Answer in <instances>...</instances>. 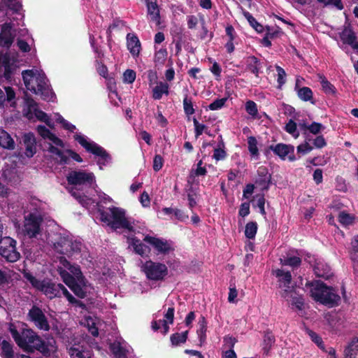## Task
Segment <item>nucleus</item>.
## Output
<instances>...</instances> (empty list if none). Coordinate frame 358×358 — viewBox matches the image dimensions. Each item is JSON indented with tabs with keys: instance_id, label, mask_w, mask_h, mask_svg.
Segmentation results:
<instances>
[{
	"instance_id": "nucleus-1",
	"label": "nucleus",
	"mask_w": 358,
	"mask_h": 358,
	"mask_svg": "<svg viewBox=\"0 0 358 358\" xmlns=\"http://www.w3.org/2000/svg\"><path fill=\"white\" fill-rule=\"evenodd\" d=\"M9 331L16 344L27 353L38 351L43 357H50L57 350L56 341L51 336L43 338L30 328H24L19 332L13 324Z\"/></svg>"
},
{
	"instance_id": "nucleus-2",
	"label": "nucleus",
	"mask_w": 358,
	"mask_h": 358,
	"mask_svg": "<svg viewBox=\"0 0 358 358\" xmlns=\"http://www.w3.org/2000/svg\"><path fill=\"white\" fill-rule=\"evenodd\" d=\"M310 292L315 301L329 308L337 306L341 301V296L337 291L321 281L312 284Z\"/></svg>"
},
{
	"instance_id": "nucleus-3",
	"label": "nucleus",
	"mask_w": 358,
	"mask_h": 358,
	"mask_svg": "<svg viewBox=\"0 0 358 358\" xmlns=\"http://www.w3.org/2000/svg\"><path fill=\"white\" fill-rule=\"evenodd\" d=\"M108 210L110 213L103 210H99L100 220L102 222L106 223L114 230L124 229L130 232L135 231L134 227L126 217L124 209L113 206L109 208Z\"/></svg>"
},
{
	"instance_id": "nucleus-4",
	"label": "nucleus",
	"mask_w": 358,
	"mask_h": 358,
	"mask_svg": "<svg viewBox=\"0 0 358 358\" xmlns=\"http://www.w3.org/2000/svg\"><path fill=\"white\" fill-rule=\"evenodd\" d=\"M23 276L34 288L43 293L50 299L61 297L62 284H57L49 278L40 280L34 277L30 272H24Z\"/></svg>"
},
{
	"instance_id": "nucleus-5",
	"label": "nucleus",
	"mask_w": 358,
	"mask_h": 358,
	"mask_svg": "<svg viewBox=\"0 0 358 358\" xmlns=\"http://www.w3.org/2000/svg\"><path fill=\"white\" fill-rule=\"evenodd\" d=\"M80 242L73 241L68 236L59 235L53 243V248L56 252L68 257L72 256L75 252H80Z\"/></svg>"
},
{
	"instance_id": "nucleus-6",
	"label": "nucleus",
	"mask_w": 358,
	"mask_h": 358,
	"mask_svg": "<svg viewBox=\"0 0 358 358\" xmlns=\"http://www.w3.org/2000/svg\"><path fill=\"white\" fill-rule=\"evenodd\" d=\"M147 278L150 280H164L168 275V268L162 263L154 262L151 260L146 261L142 266Z\"/></svg>"
},
{
	"instance_id": "nucleus-7",
	"label": "nucleus",
	"mask_w": 358,
	"mask_h": 358,
	"mask_svg": "<svg viewBox=\"0 0 358 358\" xmlns=\"http://www.w3.org/2000/svg\"><path fill=\"white\" fill-rule=\"evenodd\" d=\"M16 244V241L9 236L0 238V255L8 262H16L20 258Z\"/></svg>"
},
{
	"instance_id": "nucleus-8",
	"label": "nucleus",
	"mask_w": 358,
	"mask_h": 358,
	"mask_svg": "<svg viewBox=\"0 0 358 358\" xmlns=\"http://www.w3.org/2000/svg\"><path fill=\"white\" fill-rule=\"evenodd\" d=\"M75 141H78L79 144L83 146L88 152L92 155L100 157L101 159L107 161L110 159L109 154L106 150L96 143L94 141H87L84 136L76 134L74 136Z\"/></svg>"
},
{
	"instance_id": "nucleus-9",
	"label": "nucleus",
	"mask_w": 358,
	"mask_h": 358,
	"mask_svg": "<svg viewBox=\"0 0 358 358\" xmlns=\"http://www.w3.org/2000/svg\"><path fill=\"white\" fill-rule=\"evenodd\" d=\"M28 320L33 322L40 330L48 331L50 329L47 317L41 308L34 305L27 314Z\"/></svg>"
},
{
	"instance_id": "nucleus-10",
	"label": "nucleus",
	"mask_w": 358,
	"mask_h": 358,
	"mask_svg": "<svg viewBox=\"0 0 358 358\" xmlns=\"http://www.w3.org/2000/svg\"><path fill=\"white\" fill-rule=\"evenodd\" d=\"M66 180L71 185H91L95 181L93 173L85 171H71L66 176Z\"/></svg>"
},
{
	"instance_id": "nucleus-11",
	"label": "nucleus",
	"mask_w": 358,
	"mask_h": 358,
	"mask_svg": "<svg viewBox=\"0 0 358 358\" xmlns=\"http://www.w3.org/2000/svg\"><path fill=\"white\" fill-rule=\"evenodd\" d=\"M43 218L36 213H31L25 217L24 231L29 238H34L41 231Z\"/></svg>"
},
{
	"instance_id": "nucleus-12",
	"label": "nucleus",
	"mask_w": 358,
	"mask_h": 358,
	"mask_svg": "<svg viewBox=\"0 0 358 358\" xmlns=\"http://www.w3.org/2000/svg\"><path fill=\"white\" fill-rule=\"evenodd\" d=\"M305 260L313 266V271L317 277L327 280L332 276L333 273L330 266L323 261L317 259L314 256L308 254L306 255Z\"/></svg>"
},
{
	"instance_id": "nucleus-13",
	"label": "nucleus",
	"mask_w": 358,
	"mask_h": 358,
	"mask_svg": "<svg viewBox=\"0 0 358 358\" xmlns=\"http://www.w3.org/2000/svg\"><path fill=\"white\" fill-rule=\"evenodd\" d=\"M143 241L151 245L158 254L166 255L174 249L172 247V242L163 238H159L154 236L147 235L143 238Z\"/></svg>"
},
{
	"instance_id": "nucleus-14",
	"label": "nucleus",
	"mask_w": 358,
	"mask_h": 358,
	"mask_svg": "<svg viewBox=\"0 0 358 358\" xmlns=\"http://www.w3.org/2000/svg\"><path fill=\"white\" fill-rule=\"evenodd\" d=\"M255 183L261 191H268L271 184V175L265 166H260L257 169Z\"/></svg>"
},
{
	"instance_id": "nucleus-15",
	"label": "nucleus",
	"mask_w": 358,
	"mask_h": 358,
	"mask_svg": "<svg viewBox=\"0 0 358 358\" xmlns=\"http://www.w3.org/2000/svg\"><path fill=\"white\" fill-rule=\"evenodd\" d=\"M13 26L10 22H6L1 25L0 31V47L9 48L15 38L12 33Z\"/></svg>"
},
{
	"instance_id": "nucleus-16",
	"label": "nucleus",
	"mask_w": 358,
	"mask_h": 358,
	"mask_svg": "<svg viewBox=\"0 0 358 358\" xmlns=\"http://www.w3.org/2000/svg\"><path fill=\"white\" fill-rule=\"evenodd\" d=\"M23 144L25 146V155L31 158L36 152V140L33 133L24 134L22 136Z\"/></svg>"
},
{
	"instance_id": "nucleus-17",
	"label": "nucleus",
	"mask_w": 358,
	"mask_h": 358,
	"mask_svg": "<svg viewBox=\"0 0 358 358\" xmlns=\"http://www.w3.org/2000/svg\"><path fill=\"white\" fill-rule=\"evenodd\" d=\"M344 44H348L358 53V40L355 31L351 28H345L340 35Z\"/></svg>"
},
{
	"instance_id": "nucleus-18",
	"label": "nucleus",
	"mask_w": 358,
	"mask_h": 358,
	"mask_svg": "<svg viewBox=\"0 0 358 358\" xmlns=\"http://www.w3.org/2000/svg\"><path fill=\"white\" fill-rule=\"evenodd\" d=\"M127 46L129 52L134 57L139 56L141 50V44L136 34L131 33L127 34Z\"/></svg>"
},
{
	"instance_id": "nucleus-19",
	"label": "nucleus",
	"mask_w": 358,
	"mask_h": 358,
	"mask_svg": "<svg viewBox=\"0 0 358 358\" xmlns=\"http://www.w3.org/2000/svg\"><path fill=\"white\" fill-rule=\"evenodd\" d=\"M246 66V70L254 74L257 78L259 77L262 68L261 61L255 56L250 55L244 59Z\"/></svg>"
},
{
	"instance_id": "nucleus-20",
	"label": "nucleus",
	"mask_w": 358,
	"mask_h": 358,
	"mask_svg": "<svg viewBox=\"0 0 358 358\" xmlns=\"http://www.w3.org/2000/svg\"><path fill=\"white\" fill-rule=\"evenodd\" d=\"M268 149L272 150L275 155H278L282 159H285L286 157L290 153L294 152V147L292 145H287L285 143H278L276 145H271Z\"/></svg>"
},
{
	"instance_id": "nucleus-21",
	"label": "nucleus",
	"mask_w": 358,
	"mask_h": 358,
	"mask_svg": "<svg viewBox=\"0 0 358 358\" xmlns=\"http://www.w3.org/2000/svg\"><path fill=\"white\" fill-rule=\"evenodd\" d=\"M87 280L83 278V281L80 279L77 280L69 289L74 293V294L80 299H84L87 296Z\"/></svg>"
},
{
	"instance_id": "nucleus-22",
	"label": "nucleus",
	"mask_w": 358,
	"mask_h": 358,
	"mask_svg": "<svg viewBox=\"0 0 358 358\" xmlns=\"http://www.w3.org/2000/svg\"><path fill=\"white\" fill-rule=\"evenodd\" d=\"M163 94H169V85L166 82L160 81L153 87L152 97L155 100H159Z\"/></svg>"
},
{
	"instance_id": "nucleus-23",
	"label": "nucleus",
	"mask_w": 358,
	"mask_h": 358,
	"mask_svg": "<svg viewBox=\"0 0 358 358\" xmlns=\"http://www.w3.org/2000/svg\"><path fill=\"white\" fill-rule=\"evenodd\" d=\"M60 262L62 265L66 268L71 275L75 277L77 280L80 279L81 281H83V278L85 277L83 275L80 267L77 264H71L69 261H67L65 258L62 257L60 259Z\"/></svg>"
},
{
	"instance_id": "nucleus-24",
	"label": "nucleus",
	"mask_w": 358,
	"mask_h": 358,
	"mask_svg": "<svg viewBox=\"0 0 358 358\" xmlns=\"http://www.w3.org/2000/svg\"><path fill=\"white\" fill-rule=\"evenodd\" d=\"M295 89L296 90L298 97L303 101H310L312 104H315V101L313 100V92L308 87H302L298 88V85L296 84Z\"/></svg>"
},
{
	"instance_id": "nucleus-25",
	"label": "nucleus",
	"mask_w": 358,
	"mask_h": 358,
	"mask_svg": "<svg viewBox=\"0 0 358 358\" xmlns=\"http://www.w3.org/2000/svg\"><path fill=\"white\" fill-rule=\"evenodd\" d=\"M0 146L7 150L15 149V141L5 130L0 129Z\"/></svg>"
},
{
	"instance_id": "nucleus-26",
	"label": "nucleus",
	"mask_w": 358,
	"mask_h": 358,
	"mask_svg": "<svg viewBox=\"0 0 358 358\" xmlns=\"http://www.w3.org/2000/svg\"><path fill=\"white\" fill-rule=\"evenodd\" d=\"M199 329L196 331L198 335L200 345L206 342V331H207V321L204 316L201 315L199 320Z\"/></svg>"
},
{
	"instance_id": "nucleus-27",
	"label": "nucleus",
	"mask_w": 358,
	"mask_h": 358,
	"mask_svg": "<svg viewBox=\"0 0 358 358\" xmlns=\"http://www.w3.org/2000/svg\"><path fill=\"white\" fill-rule=\"evenodd\" d=\"M275 341V337L271 332L266 331L264 334L262 344V351L264 355L266 356L269 355L270 350H271L272 345L274 344Z\"/></svg>"
},
{
	"instance_id": "nucleus-28",
	"label": "nucleus",
	"mask_w": 358,
	"mask_h": 358,
	"mask_svg": "<svg viewBox=\"0 0 358 358\" xmlns=\"http://www.w3.org/2000/svg\"><path fill=\"white\" fill-rule=\"evenodd\" d=\"M2 358H14L13 345L6 340L0 342Z\"/></svg>"
},
{
	"instance_id": "nucleus-29",
	"label": "nucleus",
	"mask_w": 358,
	"mask_h": 358,
	"mask_svg": "<svg viewBox=\"0 0 358 358\" xmlns=\"http://www.w3.org/2000/svg\"><path fill=\"white\" fill-rule=\"evenodd\" d=\"M203 162L200 159L196 164V169H192L189 175L188 183H192L190 179H194L196 177L205 176L207 173L206 166H203Z\"/></svg>"
},
{
	"instance_id": "nucleus-30",
	"label": "nucleus",
	"mask_w": 358,
	"mask_h": 358,
	"mask_svg": "<svg viewBox=\"0 0 358 358\" xmlns=\"http://www.w3.org/2000/svg\"><path fill=\"white\" fill-rule=\"evenodd\" d=\"M275 275L276 277L278 278L279 287L292 284V278L289 271H284L283 270L278 269L275 271Z\"/></svg>"
},
{
	"instance_id": "nucleus-31",
	"label": "nucleus",
	"mask_w": 358,
	"mask_h": 358,
	"mask_svg": "<svg viewBox=\"0 0 358 358\" xmlns=\"http://www.w3.org/2000/svg\"><path fill=\"white\" fill-rule=\"evenodd\" d=\"M131 245L134 248L135 252L141 256H144L148 252H149V248L141 242L136 237L131 238Z\"/></svg>"
},
{
	"instance_id": "nucleus-32",
	"label": "nucleus",
	"mask_w": 358,
	"mask_h": 358,
	"mask_svg": "<svg viewBox=\"0 0 358 358\" xmlns=\"http://www.w3.org/2000/svg\"><path fill=\"white\" fill-rule=\"evenodd\" d=\"M188 331L182 333H175L171 335L170 341L173 346H178L185 343L187 340Z\"/></svg>"
},
{
	"instance_id": "nucleus-33",
	"label": "nucleus",
	"mask_w": 358,
	"mask_h": 358,
	"mask_svg": "<svg viewBox=\"0 0 358 358\" xmlns=\"http://www.w3.org/2000/svg\"><path fill=\"white\" fill-rule=\"evenodd\" d=\"M358 351V338L355 337L345 348V356L348 358H355Z\"/></svg>"
},
{
	"instance_id": "nucleus-34",
	"label": "nucleus",
	"mask_w": 358,
	"mask_h": 358,
	"mask_svg": "<svg viewBox=\"0 0 358 358\" xmlns=\"http://www.w3.org/2000/svg\"><path fill=\"white\" fill-rule=\"evenodd\" d=\"M145 3L148 8V13L152 16V18L155 20L159 18V9L157 0H146Z\"/></svg>"
},
{
	"instance_id": "nucleus-35",
	"label": "nucleus",
	"mask_w": 358,
	"mask_h": 358,
	"mask_svg": "<svg viewBox=\"0 0 358 358\" xmlns=\"http://www.w3.org/2000/svg\"><path fill=\"white\" fill-rule=\"evenodd\" d=\"M320 84L322 85V88L323 92L326 94L329 95H336V88L332 85L324 76H320Z\"/></svg>"
},
{
	"instance_id": "nucleus-36",
	"label": "nucleus",
	"mask_w": 358,
	"mask_h": 358,
	"mask_svg": "<svg viewBox=\"0 0 358 358\" xmlns=\"http://www.w3.org/2000/svg\"><path fill=\"white\" fill-rule=\"evenodd\" d=\"M182 104L184 113L187 117L194 114L195 108L194 107L192 98L189 96L187 94L184 96Z\"/></svg>"
},
{
	"instance_id": "nucleus-37",
	"label": "nucleus",
	"mask_w": 358,
	"mask_h": 358,
	"mask_svg": "<svg viewBox=\"0 0 358 358\" xmlns=\"http://www.w3.org/2000/svg\"><path fill=\"white\" fill-rule=\"evenodd\" d=\"M110 349L115 357L127 358V351L121 345L120 343H113L110 344Z\"/></svg>"
},
{
	"instance_id": "nucleus-38",
	"label": "nucleus",
	"mask_w": 358,
	"mask_h": 358,
	"mask_svg": "<svg viewBox=\"0 0 358 358\" xmlns=\"http://www.w3.org/2000/svg\"><path fill=\"white\" fill-rule=\"evenodd\" d=\"M258 225L256 222H249L245 225V236L248 239H254L255 238Z\"/></svg>"
},
{
	"instance_id": "nucleus-39",
	"label": "nucleus",
	"mask_w": 358,
	"mask_h": 358,
	"mask_svg": "<svg viewBox=\"0 0 358 358\" xmlns=\"http://www.w3.org/2000/svg\"><path fill=\"white\" fill-rule=\"evenodd\" d=\"M243 15L248 20L250 26L254 28L257 32L262 33L264 31L263 25L259 24L250 13L245 11L243 12Z\"/></svg>"
},
{
	"instance_id": "nucleus-40",
	"label": "nucleus",
	"mask_w": 358,
	"mask_h": 358,
	"mask_svg": "<svg viewBox=\"0 0 358 358\" xmlns=\"http://www.w3.org/2000/svg\"><path fill=\"white\" fill-rule=\"evenodd\" d=\"M168 52L166 48H161L155 52L154 55V63L155 66H162L166 60Z\"/></svg>"
},
{
	"instance_id": "nucleus-41",
	"label": "nucleus",
	"mask_w": 358,
	"mask_h": 358,
	"mask_svg": "<svg viewBox=\"0 0 358 358\" xmlns=\"http://www.w3.org/2000/svg\"><path fill=\"white\" fill-rule=\"evenodd\" d=\"M22 79L26 87L34 93H36V90L34 87H30L31 80L35 76V73L33 70H24L22 73Z\"/></svg>"
},
{
	"instance_id": "nucleus-42",
	"label": "nucleus",
	"mask_w": 358,
	"mask_h": 358,
	"mask_svg": "<svg viewBox=\"0 0 358 358\" xmlns=\"http://www.w3.org/2000/svg\"><path fill=\"white\" fill-rule=\"evenodd\" d=\"M281 264L285 266H289L292 268H297L301 264V259L296 256H287L283 259H280Z\"/></svg>"
},
{
	"instance_id": "nucleus-43",
	"label": "nucleus",
	"mask_w": 358,
	"mask_h": 358,
	"mask_svg": "<svg viewBox=\"0 0 358 358\" xmlns=\"http://www.w3.org/2000/svg\"><path fill=\"white\" fill-rule=\"evenodd\" d=\"M245 109L248 114L252 117V118H259L257 105L254 101H247L245 104Z\"/></svg>"
},
{
	"instance_id": "nucleus-44",
	"label": "nucleus",
	"mask_w": 358,
	"mask_h": 358,
	"mask_svg": "<svg viewBox=\"0 0 358 358\" xmlns=\"http://www.w3.org/2000/svg\"><path fill=\"white\" fill-rule=\"evenodd\" d=\"M48 151L50 153L56 155L59 157L60 164H67L69 163V157L64 155L63 151L60 150L57 147L52 145V144H50Z\"/></svg>"
},
{
	"instance_id": "nucleus-45",
	"label": "nucleus",
	"mask_w": 358,
	"mask_h": 358,
	"mask_svg": "<svg viewBox=\"0 0 358 358\" xmlns=\"http://www.w3.org/2000/svg\"><path fill=\"white\" fill-rule=\"evenodd\" d=\"M1 4H3L13 13H19L22 9V4L17 0H2Z\"/></svg>"
},
{
	"instance_id": "nucleus-46",
	"label": "nucleus",
	"mask_w": 358,
	"mask_h": 358,
	"mask_svg": "<svg viewBox=\"0 0 358 358\" xmlns=\"http://www.w3.org/2000/svg\"><path fill=\"white\" fill-rule=\"evenodd\" d=\"M280 288L281 289V291H280V296L286 300H289L290 296H294L296 292L294 287L292 284L286 285Z\"/></svg>"
},
{
	"instance_id": "nucleus-47",
	"label": "nucleus",
	"mask_w": 358,
	"mask_h": 358,
	"mask_svg": "<svg viewBox=\"0 0 358 358\" xmlns=\"http://www.w3.org/2000/svg\"><path fill=\"white\" fill-rule=\"evenodd\" d=\"M248 150L252 157L259 156V150L257 148V141L255 136L248 138Z\"/></svg>"
},
{
	"instance_id": "nucleus-48",
	"label": "nucleus",
	"mask_w": 358,
	"mask_h": 358,
	"mask_svg": "<svg viewBox=\"0 0 358 358\" xmlns=\"http://www.w3.org/2000/svg\"><path fill=\"white\" fill-rule=\"evenodd\" d=\"M285 129L288 134H291L296 138L299 136V132L297 131V124L292 119H290L286 124Z\"/></svg>"
},
{
	"instance_id": "nucleus-49",
	"label": "nucleus",
	"mask_w": 358,
	"mask_h": 358,
	"mask_svg": "<svg viewBox=\"0 0 358 358\" xmlns=\"http://www.w3.org/2000/svg\"><path fill=\"white\" fill-rule=\"evenodd\" d=\"M289 299L292 300V306H295L299 310H303L304 306V300L302 295L296 292L294 296H290Z\"/></svg>"
},
{
	"instance_id": "nucleus-50",
	"label": "nucleus",
	"mask_w": 358,
	"mask_h": 358,
	"mask_svg": "<svg viewBox=\"0 0 358 358\" xmlns=\"http://www.w3.org/2000/svg\"><path fill=\"white\" fill-rule=\"evenodd\" d=\"M63 282L70 287L76 280L77 279L73 277L71 273L65 270H62L59 273Z\"/></svg>"
},
{
	"instance_id": "nucleus-51",
	"label": "nucleus",
	"mask_w": 358,
	"mask_h": 358,
	"mask_svg": "<svg viewBox=\"0 0 358 358\" xmlns=\"http://www.w3.org/2000/svg\"><path fill=\"white\" fill-rule=\"evenodd\" d=\"M95 66L99 75L104 78H107L108 76V71L107 66L101 60L99 59L95 60Z\"/></svg>"
},
{
	"instance_id": "nucleus-52",
	"label": "nucleus",
	"mask_w": 358,
	"mask_h": 358,
	"mask_svg": "<svg viewBox=\"0 0 358 358\" xmlns=\"http://www.w3.org/2000/svg\"><path fill=\"white\" fill-rule=\"evenodd\" d=\"M227 100V97L215 99L208 105V109L210 110H217L221 109L225 105Z\"/></svg>"
},
{
	"instance_id": "nucleus-53",
	"label": "nucleus",
	"mask_w": 358,
	"mask_h": 358,
	"mask_svg": "<svg viewBox=\"0 0 358 358\" xmlns=\"http://www.w3.org/2000/svg\"><path fill=\"white\" fill-rule=\"evenodd\" d=\"M338 221L343 225L352 224L354 217L345 211H342L338 214Z\"/></svg>"
},
{
	"instance_id": "nucleus-54",
	"label": "nucleus",
	"mask_w": 358,
	"mask_h": 358,
	"mask_svg": "<svg viewBox=\"0 0 358 358\" xmlns=\"http://www.w3.org/2000/svg\"><path fill=\"white\" fill-rule=\"evenodd\" d=\"M308 141H310V139L306 138L303 143H301L297 146L296 150L298 154H301L303 155L309 153L313 150V147L309 144Z\"/></svg>"
},
{
	"instance_id": "nucleus-55",
	"label": "nucleus",
	"mask_w": 358,
	"mask_h": 358,
	"mask_svg": "<svg viewBox=\"0 0 358 358\" xmlns=\"http://www.w3.org/2000/svg\"><path fill=\"white\" fill-rule=\"evenodd\" d=\"M136 78V73L135 71L132 69H127L123 73V81L125 83H133L135 81Z\"/></svg>"
},
{
	"instance_id": "nucleus-56",
	"label": "nucleus",
	"mask_w": 358,
	"mask_h": 358,
	"mask_svg": "<svg viewBox=\"0 0 358 358\" xmlns=\"http://www.w3.org/2000/svg\"><path fill=\"white\" fill-rule=\"evenodd\" d=\"M352 249L350 252V259H357L358 258V235L355 236L351 242Z\"/></svg>"
},
{
	"instance_id": "nucleus-57",
	"label": "nucleus",
	"mask_w": 358,
	"mask_h": 358,
	"mask_svg": "<svg viewBox=\"0 0 358 358\" xmlns=\"http://www.w3.org/2000/svg\"><path fill=\"white\" fill-rule=\"evenodd\" d=\"M257 197V205L256 206L259 208V213L262 215H266V211H265V208H264V205H265V198H264V194H257L256 196Z\"/></svg>"
},
{
	"instance_id": "nucleus-58",
	"label": "nucleus",
	"mask_w": 358,
	"mask_h": 358,
	"mask_svg": "<svg viewBox=\"0 0 358 358\" xmlns=\"http://www.w3.org/2000/svg\"><path fill=\"white\" fill-rule=\"evenodd\" d=\"M324 129V127L319 122H313L308 126V131L310 133L317 135L320 133L321 130Z\"/></svg>"
},
{
	"instance_id": "nucleus-59",
	"label": "nucleus",
	"mask_w": 358,
	"mask_h": 358,
	"mask_svg": "<svg viewBox=\"0 0 358 358\" xmlns=\"http://www.w3.org/2000/svg\"><path fill=\"white\" fill-rule=\"evenodd\" d=\"M164 165V159L160 155H156L153 159V170L156 172L162 169Z\"/></svg>"
},
{
	"instance_id": "nucleus-60",
	"label": "nucleus",
	"mask_w": 358,
	"mask_h": 358,
	"mask_svg": "<svg viewBox=\"0 0 358 358\" xmlns=\"http://www.w3.org/2000/svg\"><path fill=\"white\" fill-rule=\"evenodd\" d=\"M193 123L195 130V136L196 138H198L203 134L204 129L206 128V126L203 124L199 123L195 117L193 118Z\"/></svg>"
},
{
	"instance_id": "nucleus-61",
	"label": "nucleus",
	"mask_w": 358,
	"mask_h": 358,
	"mask_svg": "<svg viewBox=\"0 0 358 358\" xmlns=\"http://www.w3.org/2000/svg\"><path fill=\"white\" fill-rule=\"evenodd\" d=\"M146 74L148 80V83L150 87L155 83L157 84L158 77L156 71L150 69L147 71Z\"/></svg>"
},
{
	"instance_id": "nucleus-62",
	"label": "nucleus",
	"mask_w": 358,
	"mask_h": 358,
	"mask_svg": "<svg viewBox=\"0 0 358 358\" xmlns=\"http://www.w3.org/2000/svg\"><path fill=\"white\" fill-rule=\"evenodd\" d=\"M277 73H278V83L280 85H282L285 83L286 82V73L285 71L280 66H275Z\"/></svg>"
},
{
	"instance_id": "nucleus-63",
	"label": "nucleus",
	"mask_w": 358,
	"mask_h": 358,
	"mask_svg": "<svg viewBox=\"0 0 358 358\" xmlns=\"http://www.w3.org/2000/svg\"><path fill=\"white\" fill-rule=\"evenodd\" d=\"M227 157V152L224 149L215 148L213 157L216 161L223 160Z\"/></svg>"
},
{
	"instance_id": "nucleus-64",
	"label": "nucleus",
	"mask_w": 358,
	"mask_h": 358,
	"mask_svg": "<svg viewBox=\"0 0 358 358\" xmlns=\"http://www.w3.org/2000/svg\"><path fill=\"white\" fill-rule=\"evenodd\" d=\"M70 355L71 358H90L88 355H85L84 351L79 350L77 348H71Z\"/></svg>"
}]
</instances>
